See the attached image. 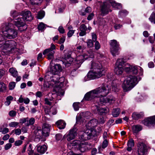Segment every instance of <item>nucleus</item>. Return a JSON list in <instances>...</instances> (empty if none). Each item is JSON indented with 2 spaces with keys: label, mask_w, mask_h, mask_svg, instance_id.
Instances as JSON below:
<instances>
[{
  "label": "nucleus",
  "mask_w": 155,
  "mask_h": 155,
  "mask_svg": "<svg viewBox=\"0 0 155 155\" xmlns=\"http://www.w3.org/2000/svg\"><path fill=\"white\" fill-rule=\"evenodd\" d=\"M93 41L91 39H88L87 41V46L88 48H91L93 47Z\"/></svg>",
  "instance_id": "nucleus-49"
},
{
  "label": "nucleus",
  "mask_w": 155,
  "mask_h": 155,
  "mask_svg": "<svg viewBox=\"0 0 155 155\" xmlns=\"http://www.w3.org/2000/svg\"><path fill=\"white\" fill-rule=\"evenodd\" d=\"M90 69L98 73H102L103 75H104L106 70L103 68L101 64L99 61H92L91 64Z\"/></svg>",
  "instance_id": "nucleus-7"
},
{
  "label": "nucleus",
  "mask_w": 155,
  "mask_h": 155,
  "mask_svg": "<svg viewBox=\"0 0 155 155\" xmlns=\"http://www.w3.org/2000/svg\"><path fill=\"white\" fill-rule=\"evenodd\" d=\"M11 15L13 18H15L18 15V13L16 11H12L11 12Z\"/></svg>",
  "instance_id": "nucleus-53"
},
{
  "label": "nucleus",
  "mask_w": 155,
  "mask_h": 155,
  "mask_svg": "<svg viewBox=\"0 0 155 155\" xmlns=\"http://www.w3.org/2000/svg\"><path fill=\"white\" fill-rule=\"evenodd\" d=\"M8 131V129L7 128H4L2 130V129L0 130V132H1L3 134H5L7 133Z\"/></svg>",
  "instance_id": "nucleus-63"
},
{
  "label": "nucleus",
  "mask_w": 155,
  "mask_h": 155,
  "mask_svg": "<svg viewBox=\"0 0 155 155\" xmlns=\"http://www.w3.org/2000/svg\"><path fill=\"white\" fill-rule=\"evenodd\" d=\"M45 15V12L43 11H41L38 13L37 18L38 19H41Z\"/></svg>",
  "instance_id": "nucleus-42"
},
{
  "label": "nucleus",
  "mask_w": 155,
  "mask_h": 155,
  "mask_svg": "<svg viewBox=\"0 0 155 155\" xmlns=\"http://www.w3.org/2000/svg\"><path fill=\"white\" fill-rule=\"evenodd\" d=\"M144 116V113L143 112H140L139 113L137 112L134 113L132 115L133 118L134 119H138Z\"/></svg>",
  "instance_id": "nucleus-27"
},
{
  "label": "nucleus",
  "mask_w": 155,
  "mask_h": 155,
  "mask_svg": "<svg viewBox=\"0 0 155 155\" xmlns=\"http://www.w3.org/2000/svg\"><path fill=\"white\" fill-rule=\"evenodd\" d=\"M124 67H123V68H124V69L126 72H131L132 66L129 65L128 64L126 63L124 65Z\"/></svg>",
  "instance_id": "nucleus-41"
},
{
  "label": "nucleus",
  "mask_w": 155,
  "mask_h": 155,
  "mask_svg": "<svg viewBox=\"0 0 155 155\" xmlns=\"http://www.w3.org/2000/svg\"><path fill=\"white\" fill-rule=\"evenodd\" d=\"M108 145V141L107 139H105L102 145V147L103 148H105Z\"/></svg>",
  "instance_id": "nucleus-57"
},
{
  "label": "nucleus",
  "mask_w": 155,
  "mask_h": 155,
  "mask_svg": "<svg viewBox=\"0 0 155 155\" xmlns=\"http://www.w3.org/2000/svg\"><path fill=\"white\" fill-rule=\"evenodd\" d=\"M88 145V144L87 143H81L78 145V147H77L78 149L81 152H83L85 151L88 148L87 147Z\"/></svg>",
  "instance_id": "nucleus-21"
},
{
  "label": "nucleus",
  "mask_w": 155,
  "mask_h": 155,
  "mask_svg": "<svg viewBox=\"0 0 155 155\" xmlns=\"http://www.w3.org/2000/svg\"><path fill=\"white\" fill-rule=\"evenodd\" d=\"M137 69L138 68L137 67L132 66L131 72L134 74H137L138 72Z\"/></svg>",
  "instance_id": "nucleus-46"
},
{
  "label": "nucleus",
  "mask_w": 155,
  "mask_h": 155,
  "mask_svg": "<svg viewBox=\"0 0 155 155\" xmlns=\"http://www.w3.org/2000/svg\"><path fill=\"white\" fill-rule=\"evenodd\" d=\"M6 86L3 82H0V91H3L6 90Z\"/></svg>",
  "instance_id": "nucleus-45"
},
{
  "label": "nucleus",
  "mask_w": 155,
  "mask_h": 155,
  "mask_svg": "<svg viewBox=\"0 0 155 155\" xmlns=\"http://www.w3.org/2000/svg\"><path fill=\"white\" fill-rule=\"evenodd\" d=\"M51 126L49 124L46 123H45L43 125L42 127L43 131H42L41 130H38V131L41 132V133L43 132H46L47 133L48 131H49L50 130V128Z\"/></svg>",
  "instance_id": "nucleus-24"
},
{
  "label": "nucleus",
  "mask_w": 155,
  "mask_h": 155,
  "mask_svg": "<svg viewBox=\"0 0 155 155\" xmlns=\"http://www.w3.org/2000/svg\"><path fill=\"white\" fill-rule=\"evenodd\" d=\"M119 14L121 16L127 15L128 14V12L126 10H124L120 11L119 12Z\"/></svg>",
  "instance_id": "nucleus-55"
},
{
  "label": "nucleus",
  "mask_w": 155,
  "mask_h": 155,
  "mask_svg": "<svg viewBox=\"0 0 155 155\" xmlns=\"http://www.w3.org/2000/svg\"><path fill=\"white\" fill-rule=\"evenodd\" d=\"M19 124V123L16 122H12L10 123L9 125L11 127H15Z\"/></svg>",
  "instance_id": "nucleus-51"
},
{
  "label": "nucleus",
  "mask_w": 155,
  "mask_h": 155,
  "mask_svg": "<svg viewBox=\"0 0 155 155\" xmlns=\"http://www.w3.org/2000/svg\"><path fill=\"white\" fill-rule=\"evenodd\" d=\"M56 48V47L53 44H51L50 48L45 49L43 52V54H47V58L48 60H53L54 58V54L55 53L54 50Z\"/></svg>",
  "instance_id": "nucleus-11"
},
{
  "label": "nucleus",
  "mask_w": 155,
  "mask_h": 155,
  "mask_svg": "<svg viewBox=\"0 0 155 155\" xmlns=\"http://www.w3.org/2000/svg\"><path fill=\"white\" fill-rule=\"evenodd\" d=\"M132 128L134 133H137L142 130V127L140 125H136L133 126Z\"/></svg>",
  "instance_id": "nucleus-31"
},
{
  "label": "nucleus",
  "mask_w": 155,
  "mask_h": 155,
  "mask_svg": "<svg viewBox=\"0 0 155 155\" xmlns=\"http://www.w3.org/2000/svg\"><path fill=\"white\" fill-rule=\"evenodd\" d=\"M85 56L88 57V58H93L94 57V54L91 50H90L88 53L87 54L85 55Z\"/></svg>",
  "instance_id": "nucleus-44"
},
{
  "label": "nucleus",
  "mask_w": 155,
  "mask_h": 155,
  "mask_svg": "<svg viewBox=\"0 0 155 155\" xmlns=\"http://www.w3.org/2000/svg\"><path fill=\"white\" fill-rule=\"evenodd\" d=\"M155 12H153L151 15L149 19L152 22L155 24V5L154 6Z\"/></svg>",
  "instance_id": "nucleus-39"
},
{
  "label": "nucleus",
  "mask_w": 155,
  "mask_h": 155,
  "mask_svg": "<svg viewBox=\"0 0 155 155\" xmlns=\"http://www.w3.org/2000/svg\"><path fill=\"white\" fill-rule=\"evenodd\" d=\"M73 61V59L71 57L65 59L63 61V63L65 65V66H69Z\"/></svg>",
  "instance_id": "nucleus-34"
},
{
  "label": "nucleus",
  "mask_w": 155,
  "mask_h": 155,
  "mask_svg": "<svg viewBox=\"0 0 155 155\" xmlns=\"http://www.w3.org/2000/svg\"><path fill=\"white\" fill-rule=\"evenodd\" d=\"M110 5L109 1L104 2L101 6V15L103 16L107 14L109 12H111L110 9Z\"/></svg>",
  "instance_id": "nucleus-12"
},
{
  "label": "nucleus",
  "mask_w": 155,
  "mask_h": 155,
  "mask_svg": "<svg viewBox=\"0 0 155 155\" xmlns=\"http://www.w3.org/2000/svg\"><path fill=\"white\" fill-rule=\"evenodd\" d=\"M93 131H91V132L88 134L86 133H84L79 137V138L81 141H85L89 140L93 137L94 135V133H93Z\"/></svg>",
  "instance_id": "nucleus-16"
},
{
  "label": "nucleus",
  "mask_w": 155,
  "mask_h": 155,
  "mask_svg": "<svg viewBox=\"0 0 155 155\" xmlns=\"http://www.w3.org/2000/svg\"><path fill=\"white\" fill-rule=\"evenodd\" d=\"M138 82L137 78L134 75H130L124 81L122 87L124 91L130 90Z\"/></svg>",
  "instance_id": "nucleus-2"
},
{
  "label": "nucleus",
  "mask_w": 155,
  "mask_h": 155,
  "mask_svg": "<svg viewBox=\"0 0 155 155\" xmlns=\"http://www.w3.org/2000/svg\"><path fill=\"white\" fill-rule=\"evenodd\" d=\"M75 30H70L67 33V36L68 37H71L74 33Z\"/></svg>",
  "instance_id": "nucleus-52"
},
{
  "label": "nucleus",
  "mask_w": 155,
  "mask_h": 155,
  "mask_svg": "<svg viewBox=\"0 0 155 155\" xmlns=\"http://www.w3.org/2000/svg\"><path fill=\"white\" fill-rule=\"evenodd\" d=\"M102 73H98L93 70L90 71L87 74V77L90 79H94L99 78L103 76Z\"/></svg>",
  "instance_id": "nucleus-14"
},
{
  "label": "nucleus",
  "mask_w": 155,
  "mask_h": 155,
  "mask_svg": "<svg viewBox=\"0 0 155 155\" xmlns=\"http://www.w3.org/2000/svg\"><path fill=\"white\" fill-rule=\"evenodd\" d=\"M113 78L114 76L112 74L110 73L108 74L107 76V78L105 80L104 83L102 86H103L104 83H107L108 84L109 87L110 86V88H111V86H112V91L114 92H118L119 90V85L117 84L118 81L117 80L113 81L112 82L111 85L109 84L110 83V81ZM110 88L111 89V88Z\"/></svg>",
  "instance_id": "nucleus-5"
},
{
  "label": "nucleus",
  "mask_w": 155,
  "mask_h": 155,
  "mask_svg": "<svg viewBox=\"0 0 155 155\" xmlns=\"http://www.w3.org/2000/svg\"><path fill=\"white\" fill-rule=\"evenodd\" d=\"M52 76H50L48 77V78L50 79L51 84L54 87V90L56 92L58 91L59 90L57 87L56 84L59 83H62L64 81V77L60 78L58 74H52Z\"/></svg>",
  "instance_id": "nucleus-6"
},
{
  "label": "nucleus",
  "mask_w": 155,
  "mask_h": 155,
  "mask_svg": "<svg viewBox=\"0 0 155 155\" xmlns=\"http://www.w3.org/2000/svg\"><path fill=\"white\" fill-rule=\"evenodd\" d=\"M120 110L119 108H116L114 109L113 110L112 114L113 117H117L119 114Z\"/></svg>",
  "instance_id": "nucleus-37"
},
{
  "label": "nucleus",
  "mask_w": 155,
  "mask_h": 155,
  "mask_svg": "<svg viewBox=\"0 0 155 155\" xmlns=\"http://www.w3.org/2000/svg\"><path fill=\"white\" fill-rule=\"evenodd\" d=\"M25 20L23 17H18L16 20L14 21L15 25L16 26H20V25H24L25 24Z\"/></svg>",
  "instance_id": "nucleus-23"
},
{
  "label": "nucleus",
  "mask_w": 155,
  "mask_h": 155,
  "mask_svg": "<svg viewBox=\"0 0 155 155\" xmlns=\"http://www.w3.org/2000/svg\"><path fill=\"white\" fill-rule=\"evenodd\" d=\"M109 1H110V4L113 7L118 9H120L121 8L122 6L121 4L117 3L115 1L112 0Z\"/></svg>",
  "instance_id": "nucleus-26"
},
{
  "label": "nucleus",
  "mask_w": 155,
  "mask_h": 155,
  "mask_svg": "<svg viewBox=\"0 0 155 155\" xmlns=\"http://www.w3.org/2000/svg\"><path fill=\"white\" fill-rule=\"evenodd\" d=\"M2 32L4 36L10 39H14L17 37L18 32L15 29L9 28L6 25H3L1 27Z\"/></svg>",
  "instance_id": "nucleus-3"
},
{
  "label": "nucleus",
  "mask_w": 155,
  "mask_h": 155,
  "mask_svg": "<svg viewBox=\"0 0 155 155\" xmlns=\"http://www.w3.org/2000/svg\"><path fill=\"white\" fill-rule=\"evenodd\" d=\"M18 28V29L19 31H24L25 30L27 29V25L25 24L24 25H20V26H16Z\"/></svg>",
  "instance_id": "nucleus-43"
},
{
  "label": "nucleus",
  "mask_w": 155,
  "mask_h": 155,
  "mask_svg": "<svg viewBox=\"0 0 155 155\" xmlns=\"http://www.w3.org/2000/svg\"><path fill=\"white\" fill-rule=\"evenodd\" d=\"M50 0H30V4L33 5H37L41 4L43 1L46 2H49Z\"/></svg>",
  "instance_id": "nucleus-29"
},
{
  "label": "nucleus",
  "mask_w": 155,
  "mask_h": 155,
  "mask_svg": "<svg viewBox=\"0 0 155 155\" xmlns=\"http://www.w3.org/2000/svg\"><path fill=\"white\" fill-rule=\"evenodd\" d=\"M125 62L124 58H120L117 59L115 68V72L117 75H121L123 72L124 65Z\"/></svg>",
  "instance_id": "nucleus-9"
},
{
  "label": "nucleus",
  "mask_w": 155,
  "mask_h": 155,
  "mask_svg": "<svg viewBox=\"0 0 155 155\" xmlns=\"http://www.w3.org/2000/svg\"><path fill=\"white\" fill-rule=\"evenodd\" d=\"M52 109L53 110V111L52 112L51 110V109L48 108H45V112L47 114H49L50 113L52 112V114L53 115H55L57 113V110L55 108H52Z\"/></svg>",
  "instance_id": "nucleus-33"
},
{
  "label": "nucleus",
  "mask_w": 155,
  "mask_h": 155,
  "mask_svg": "<svg viewBox=\"0 0 155 155\" xmlns=\"http://www.w3.org/2000/svg\"><path fill=\"white\" fill-rule=\"evenodd\" d=\"M56 124L58 126H59L58 128L61 129H64L66 125L65 122L62 120H58L56 122Z\"/></svg>",
  "instance_id": "nucleus-30"
},
{
  "label": "nucleus",
  "mask_w": 155,
  "mask_h": 155,
  "mask_svg": "<svg viewBox=\"0 0 155 155\" xmlns=\"http://www.w3.org/2000/svg\"><path fill=\"white\" fill-rule=\"evenodd\" d=\"M14 131L15 134L16 135H19L21 132V129L19 128L15 129Z\"/></svg>",
  "instance_id": "nucleus-61"
},
{
  "label": "nucleus",
  "mask_w": 155,
  "mask_h": 155,
  "mask_svg": "<svg viewBox=\"0 0 155 155\" xmlns=\"http://www.w3.org/2000/svg\"><path fill=\"white\" fill-rule=\"evenodd\" d=\"M79 29L80 32L79 33V35L83 36L86 35V31L87 30V26L84 24L81 25L79 27Z\"/></svg>",
  "instance_id": "nucleus-22"
},
{
  "label": "nucleus",
  "mask_w": 155,
  "mask_h": 155,
  "mask_svg": "<svg viewBox=\"0 0 155 155\" xmlns=\"http://www.w3.org/2000/svg\"><path fill=\"white\" fill-rule=\"evenodd\" d=\"M37 151L41 153H44L45 152L47 149L46 146L44 144L42 146H40L39 144L37 145Z\"/></svg>",
  "instance_id": "nucleus-25"
},
{
  "label": "nucleus",
  "mask_w": 155,
  "mask_h": 155,
  "mask_svg": "<svg viewBox=\"0 0 155 155\" xmlns=\"http://www.w3.org/2000/svg\"><path fill=\"white\" fill-rule=\"evenodd\" d=\"M97 109L98 114L100 115H102L107 112V110L103 108L97 107Z\"/></svg>",
  "instance_id": "nucleus-40"
},
{
  "label": "nucleus",
  "mask_w": 155,
  "mask_h": 155,
  "mask_svg": "<svg viewBox=\"0 0 155 155\" xmlns=\"http://www.w3.org/2000/svg\"><path fill=\"white\" fill-rule=\"evenodd\" d=\"M91 36L92 37V41L93 42L97 41V36L96 34L94 33H92L91 34Z\"/></svg>",
  "instance_id": "nucleus-60"
},
{
  "label": "nucleus",
  "mask_w": 155,
  "mask_h": 155,
  "mask_svg": "<svg viewBox=\"0 0 155 155\" xmlns=\"http://www.w3.org/2000/svg\"><path fill=\"white\" fill-rule=\"evenodd\" d=\"M35 120L34 118H31L28 120L27 121V123L25 124V126L28 127L30 125H33L35 122Z\"/></svg>",
  "instance_id": "nucleus-38"
},
{
  "label": "nucleus",
  "mask_w": 155,
  "mask_h": 155,
  "mask_svg": "<svg viewBox=\"0 0 155 155\" xmlns=\"http://www.w3.org/2000/svg\"><path fill=\"white\" fill-rule=\"evenodd\" d=\"M98 124V121L95 119L91 120L88 123V125L90 128L95 127Z\"/></svg>",
  "instance_id": "nucleus-28"
},
{
  "label": "nucleus",
  "mask_w": 155,
  "mask_h": 155,
  "mask_svg": "<svg viewBox=\"0 0 155 155\" xmlns=\"http://www.w3.org/2000/svg\"><path fill=\"white\" fill-rule=\"evenodd\" d=\"M110 52L114 56H115L119 54L118 50L120 49L119 43L115 40L110 41Z\"/></svg>",
  "instance_id": "nucleus-10"
},
{
  "label": "nucleus",
  "mask_w": 155,
  "mask_h": 155,
  "mask_svg": "<svg viewBox=\"0 0 155 155\" xmlns=\"http://www.w3.org/2000/svg\"><path fill=\"white\" fill-rule=\"evenodd\" d=\"M144 124L149 126L151 125L155 126V115L150 117L144 120L143 121Z\"/></svg>",
  "instance_id": "nucleus-17"
},
{
  "label": "nucleus",
  "mask_w": 155,
  "mask_h": 155,
  "mask_svg": "<svg viewBox=\"0 0 155 155\" xmlns=\"http://www.w3.org/2000/svg\"><path fill=\"white\" fill-rule=\"evenodd\" d=\"M149 146L142 142H139L137 144V153L138 155H146Z\"/></svg>",
  "instance_id": "nucleus-8"
},
{
  "label": "nucleus",
  "mask_w": 155,
  "mask_h": 155,
  "mask_svg": "<svg viewBox=\"0 0 155 155\" xmlns=\"http://www.w3.org/2000/svg\"><path fill=\"white\" fill-rule=\"evenodd\" d=\"M80 143L81 142L80 141L76 140L73 141L72 143H71V144L72 146H76L77 147V146L78 147V145L80 144Z\"/></svg>",
  "instance_id": "nucleus-48"
},
{
  "label": "nucleus",
  "mask_w": 155,
  "mask_h": 155,
  "mask_svg": "<svg viewBox=\"0 0 155 155\" xmlns=\"http://www.w3.org/2000/svg\"><path fill=\"white\" fill-rule=\"evenodd\" d=\"M62 136L60 134H57L55 135L56 139V140H59L61 138Z\"/></svg>",
  "instance_id": "nucleus-64"
},
{
  "label": "nucleus",
  "mask_w": 155,
  "mask_h": 155,
  "mask_svg": "<svg viewBox=\"0 0 155 155\" xmlns=\"http://www.w3.org/2000/svg\"><path fill=\"white\" fill-rule=\"evenodd\" d=\"M85 55H79L78 56L76 59V61L78 68H79L84 60L88 59V57H86Z\"/></svg>",
  "instance_id": "nucleus-20"
},
{
  "label": "nucleus",
  "mask_w": 155,
  "mask_h": 155,
  "mask_svg": "<svg viewBox=\"0 0 155 155\" xmlns=\"http://www.w3.org/2000/svg\"><path fill=\"white\" fill-rule=\"evenodd\" d=\"M0 48L5 52L4 51L5 50H7L9 48H10V52H13L15 51H17L18 49L16 48L17 45L16 42L13 40H8L6 41L5 40L2 41V42L0 43Z\"/></svg>",
  "instance_id": "nucleus-4"
},
{
  "label": "nucleus",
  "mask_w": 155,
  "mask_h": 155,
  "mask_svg": "<svg viewBox=\"0 0 155 155\" xmlns=\"http://www.w3.org/2000/svg\"><path fill=\"white\" fill-rule=\"evenodd\" d=\"M9 72L14 77H16L18 75L17 71L16 69L13 68H11L9 69Z\"/></svg>",
  "instance_id": "nucleus-36"
},
{
  "label": "nucleus",
  "mask_w": 155,
  "mask_h": 155,
  "mask_svg": "<svg viewBox=\"0 0 155 155\" xmlns=\"http://www.w3.org/2000/svg\"><path fill=\"white\" fill-rule=\"evenodd\" d=\"M22 15L23 18L27 21H31L33 19V17L29 11H25L22 12Z\"/></svg>",
  "instance_id": "nucleus-18"
},
{
  "label": "nucleus",
  "mask_w": 155,
  "mask_h": 155,
  "mask_svg": "<svg viewBox=\"0 0 155 155\" xmlns=\"http://www.w3.org/2000/svg\"><path fill=\"white\" fill-rule=\"evenodd\" d=\"M77 130L76 128H73L71 129L68 134L66 136V138L68 141H70L74 139L77 135Z\"/></svg>",
  "instance_id": "nucleus-15"
},
{
  "label": "nucleus",
  "mask_w": 155,
  "mask_h": 155,
  "mask_svg": "<svg viewBox=\"0 0 155 155\" xmlns=\"http://www.w3.org/2000/svg\"><path fill=\"white\" fill-rule=\"evenodd\" d=\"M79 103H74L73 104V107L75 110L76 111L78 110L79 108Z\"/></svg>",
  "instance_id": "nucleus-56"
},
{
  "label": "nucleus",
  "mask_w": 155,
  "mask_h": 155,
  "mask_svg": "<svg viewBox=\"0 0 155 155\" xmlns=\"http://www.w3.org/2000/svg\"><path fill=\"white\" fill-rule=\"evenodd\" d=\"M107 83H104L103 86L98 87L86 93L84 99L90 101L97 97L99 98V104L105 105L109 103H112L114 102L115 98L112 95H109L106 97L107 95L111 91L110 86Z\"/></svg>",
  "instance_id": "nucleus-1"
},
{
  "label": "nucleus",
  "mask_w": 155,
  "mask_h": 155,
  "mask_svg": "<svg viewBox=\"0 0 155 155\" xmlns=\"http://www.w3.org/2000/svg\"><path fill=\"white\" fill-rule=\"evenodd\" d=\"M58 30L60 33L63 34L65 33V30L62 26H60L59 27Z\"/></svg>",
  "instance_id": "nucleus-59"
},
{
  "label": "nucleus",
  "mask_w": 155,
  "mask_h": 155,
  "mask_svg": "<svg viewBox=\"0 0 155 155\" xmlns=\"http://www.w3.org/2000/svg\"><path fill=\"white\" fill-rule=\"evenodd\" d=\"M134 141L132 139H130L127 143V146L133 147L134 146Z\"/></svg>",
  "instance_id": "nucleus-47"
},
{
  "label": "nucleus",
  "mask_w": 155,
  "mask_h": 155,
  "mask_svg": "<svg viewBox=\"0 0 155 155\" xmlns=\"http://www.w3.org/2000/svg\"><path fill=\"white\" fill-rule=\"evenodd\" d=\"M45 28V26L44 24L41 23L38 26V28L39 30L42 31Z\"/></svg>",
  "instance_id": "nucleus-54"
},
{
  "label": "nucleus",
  "mask_w": 155,
  "mask_h": 155,
  "mask_svg": "<svg viewBox=\"0 0 155 155\" xmlns=\"http://www.w3.org/2000/svg\"><path fill=\"white\" fill-rule=\"evenodd\" d=\"M91 11V9L90 7H87L84 11H81L79 12L80 15H85L87 14V13H88Z\"/></svg>",
  "instance_id": "nucleus-35"
},
{
  "label": "nucleus",
  "mask_w": 155,
  "mask_h": 155,
  "mask_svg": "<svg viewBox=\"0 0 155 155\" xmlns=\"http://www.w3.org/2000/svg\"><path fill=\"white\" fill-rule=\"evenodd\" d=\"M95 48L96 50L99 49L100 48V45L98 41H95Z\"/></svg>",
  "instance_id": "nucleus-62"
},
{
  "label": "nucleus",
  "mask_w": 155,
  "mask_h": 155,
  "mask_svg": "<svg viewBox=\"0 0 155 155\" xmlns=\"http://www.w3.org/2000/svg\"><path fill=\"white\" fill-rule=\"evenodd\" d=\"M65 40V37L62 36L58 41V43L61 44L64 43Z\"/></svg>",
  "instance_id": "nucleus-58"
},
{
  "label": "nucleus",
  "mask_w": 155,
  "mask_h": 155,
  "mask_svg": "<svg viewBox=\"0 0 155 155\" xmlns=\"http://www.w3.org/2000/svg\"><path fill=\"white\" fill-rule=\"evenodd\" d=\"M15 86V83L14 82H12L9 83V89L10 90H12L14 89Z\"/></svg>",
  "instance_id": "nucleus-50"
},
{
  "label": "nucleus",
  "mask_w": 155,
  "mask_h": 155,
  "mask_svg": "<svg viewBox=\"0 0 155 155\" xmlns=\"http://www.w3.org/2000/svg\"><path fill=\"white\" fill-rule=\"evenodd\" d=\"M61 70L62 68L60 64H56L54 66L51 67L50 71L48 73V74H57L58 72L61 71Z\"/></svg>",
  "instance_id": "nucleus-19"
},
{
  "label": "nucleus",
  "mask_w": 155,
  "mask_h": 155,
  "mask_svg": "<svg viewBox=\"0 0 155 155\" xmlns=\"http://www.w3.org/2000/svg\"><path fill=\"white\" fill-rule=\"evenodd\" d=\"M28 153L29 155H39L38 153H34V150L31 144H30L28 149Z\"/></svg>",
  "instance_id": "nucleus-32"
},
{
  "label": "nucleus",
  "mask_w": 155,
  "mask_h": 155,
  "mask_svg": "<svg viewBox=\"0 0 155 155\" xmlns=\"http://www.w3.org/2000/svg\"><path fill=\"white\" fill-rule=\"evenodd\" d=\"M91 115V114L89 112L81 113L80 115L76 117V123L78 124L79 122L83 121V120H84L85 119L89 118Z\"/></svg>",
  "instance_id": "nucleus-13"
}]
</instances>
